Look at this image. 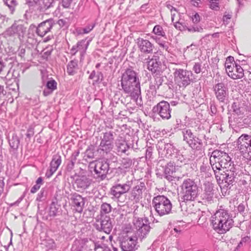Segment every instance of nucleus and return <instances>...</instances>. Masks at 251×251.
Returning <instances> with one entry per match:
<instances>
[{
  "mask_svg": "<svg viewBox=\"0 0 251 251\" xmlns=\"http://www.w3.org/2000/svg\"><path fill=\"white\" fill-rule=\"evenodd\" d=\"M234 221L227 210L219 209L212 217L213 229L219 234H225L233 226Z\"/></svg>",
  "mask_w": 251,
  "mask_h": 251,
  "instance_id": "nucleus-1",
  "label": "nucleus"
},
{
  "mask_svg": "<svg viewBox=\"0 0 251 251\" xmlns=\"http://www.w3.org/2000/svg\"><path fill=\"white\" fill-rule=\"evenodd\" d=\"M122 87L124 91L132 95L140 89V84L137 81L136 73L132 70L127 69L123 75Z\"/></svg>",
  "mask_w": 251,
  "mask_h": 251,
  "instance_id": "nucleus-2",
  "label": "nucleus"
},
{
  "mask_svg": "<svg viewBox=\"0 0 251 251\" xmlns=\"http://www.w3.org/2000/svg\"><path fill=\"white\" fill-rule=\"evenodd\" d=\"M180 187L181 199L183 201H193L198 197V186L193 180L190 178L184 180Z\"/></svg>",
  "mask_w": 251,
  "mask_h": 251,
  "instance_id": "nucleus-3",
  "label": "nucleus"
},
{
  "mask_svg": "<svg viewBox=\"0 0 251 251\" xmlns=\"http://www.w3.org/2000/svg\"><path fill=\"white\" fill-rule=\"evenodd\" d=\"M192 73L183 69H176L174 73L175 81L179 87L185 88L188 85L192 79Z\"/></svg>",
  "mask_w": 251,
  "mask_h": 251,
  "instance_id": "nucleus-4",
  "label": "nucleus"
},
{
  "mask_svg": "<svg viewBox=\"0 0 251 251\" xmlns=\"http://www.w3.org/2000/svg\"><path fill=\"white\" fill-rule=\"evenodd\" d=\"M251 136L246 134L241 135L235 142L236 147L243 154L247 153L251 158Z\"/></svg>",
  "mask_w": 251,
  "mask_h": 251,
  "instance_id": "nucleus-5",
  "label": "nucleus"
},
{
  "mask_svg": "<svg viewBox=\"0 0 251 251\" xmlns=\"http://www.w3.org/2000/svg\"><path fill=\"white\" fill-rule=\"evenodd\" d=\"M172 209V204L164 196L158 195V214L162 216L169 214Z\"/></svg>",
  "mask_w": 251,
  "mask_h": 251,
  "instance_id": "nucleus-6",
  "label": "nucleus"
},
{
  "mask_svg": "<svg viewBox=\"0 0 251 251\" xmlns=\"http://www.w3.org/2000/svg\"><path fill=\"white\" fill-rule=\"evenodd\" d=\"M214 91L217 100L222 102H224L228 97V90L227 88L223 83H218L214 87Z\"/></svg>",
  "mask_w": 251,
  "mask_h": 251,
  "instance_id": "nucleus-7",
  "label": "nucleus"
},
{
  "mask_svg": "<svg viewBox=\"0 0 251 251\" xmlns=\"http://www.w3.org/2000/svg\"><path fill=\"white\" fill-rule=\"evenodd\" d=\"M136 244V239L135 238L126 236L121 242V249L123 251H133L134 250Z\"/></svg>",
  "mask_w": 251,
  "mask_h": 251,
  "instance_id": "nucleus-8",
  "label": "nucleus"
},
{
  "mask_svg": "<svg viewBox=\"0 0 251 251\" xmlns=\"http://www.w3.org/2000/svg\"><path fill=\"white\" fill-rule=\"evenodd\" d=\"M53 21L52 20H46L39 25L37 28V33L38 35L41 37L45 36L47 33L50 31L53 26Z\"/></svg>",
  "mask_w": 251,
  "mask_h": 251,
  "instance_id": "nucleus-9",
  "label": "nucleus"
},
{
  "mask_svg": "<svg viewBox=\"0 0 251 251\" xmlns=\"http://www.w3.org/2000/svg\"><path fill=\"white\" fill-rule=\"evenodd\" d=\"M223 156L219 162L217 163L216 165L213 166V170L214 172L215 170H220L222 168L228 169L230 167L232 162L231 158L228 154L226 152Z\"/></svg>",
  "mask_w": 251,
  "mask_h": 251,
  "instance_id": "nucleus-10",
  "label": "nucleus"
},
{
  "mask_svg": "<svg viewBox=\"0 0 251 251\" xmlns=\"http://www.w3.org/2000/svg\"><path fill=\"white\" fill-rule=\"evenodd\" d=\"M159 109V114L162 119H169L171 117L170 104L165 101H162L158 103V109Z\"/></svg>",
  "mask_w": 251,
  "mask_h": 251,
  "instance_id": "nucleus-11",
  "label": "nucleus"
},
{
  "mask_svg": "<svg viewBox=\"0 0 251 251\" xmlns=\"http://www.w3.org/2000/svg\"><path fill=\"white\" fill-rule=\"evenodd\" d=\"M129 190V187L128 185L120 184L113 186L111 188V194L116 198H119L121 196L126 193Z\"/></svg>",
  "mask_w": 251,
  "mask_h": 251,
  "instance_id": "nucleus-12",
  "label": "nucleus"
},
{
  "mask_svg": "<svg viewBox=\"0 0 251 251\" xmlns=\"http://www.w3.org/2000/svg\"><path fill=\"white\" fill-rule=\"evenodd\" d=\"M73 206L76 212L81 213L83 211L84 205L83 198L79 195H74L73 197Z\"/></svg>",
  "mask_w": 251,
  "mask_h": 251,
  "instance_id": "nucleus-13",
  "label": "nucleus"
},
{
  "mask_svg": "<svg viewBox=\"0 0 251 251\" xmlns=\"http://www.w3.org/2000/svg\"><path fill=\"white\" fill-rule=\"evenodd\" d=\"M168 8L171 11V20L172 22L174 23L175 26L176 28H178L179 30H181V25H182V24L179 22L178 19L179 14L176 9L170 5H168Z\"/></svg>",
  "mask_w": 251,
  "mask_h": 251,
  "instance_id": "nucleus-14",
  "label": "nucleus"
},
{
  "mask_svg": "<svg viewBox=\"0 0 251 251\" xmlns=\"http://www.w3.org/2000/svg\"><path fill=\"white\" fill-rule=\"evenodd\" d=\"M101 228L104 232L108 234L112 228L110 218L109 216L105 215L101 217Z\"/></svg>",
  "mask_w": 251,
  "mask_h": 251,
  "instance_id": "nucleus-15",
  "label": "nucleus"
},
{
  "mask_svg": "<svg viewBox=\"0 0 251 251\" xmlns=\"http://www.w3.org/2000/svg\"><path fill=\"white\" fill-rule=\"evenodd\" d=\"M225 153L219 150H215L212 152L210 157V162L212 168L213 166L216 165L217 163L219 162Z\"/></svg>",
  "mask_w": 251,
  "mask_h": 251,
  "instance_id": "nucleus-16",
  "label": "nucleus"
},
{
  "mask_svg": "<svg viewBox=\"0 0 251 251\" xmlns=\"http://www.w3.org/2000/svg\"><path fill=\"white\" fill-rule=\"evenodd\" d=\"M108 165L102 161H97L96 163L94 171L99 176L104 175L107 170Z\"/></svg>",
  "mask_w": 251,
  "mask_h": 251,
  "instance_id": "nucleus-17",
  "label": "nucleus"
},
{
  "mask_svg": "<svg viewBox=\"0 0 251 251\" xmlns=\"http://www.w3.org/2000/svg\"><path fill=\"white\" fill-rule=\"evenodd\" d=\"M175 166L172 163H169L165 167L164 170V176L169 181H172L175 176L173 175L175 173Z\"/></svg>",
  "mask_w": 251,
  "mask_h": 251,
  "instance_id": "nucleus-18",
  "label": "nucleus"
},
{
  "mask_svg": "<svg viewBox=\"0 0 251 251\" xmlns=\"http://www.w3.org/2000/svg\"><path fill=\"white\" fill-rule=\"evenodd\" d=\"M138 43L140 50L142 51L149 52L152 50V45L148 40L143 39H138Z\"/></svg>",
  "mask_w": 251,
  "mask_h": 251,
  "instance_id": "nucleus-19",
  "label": "nucleus"
},
{
  "mask_svg": "<svg viewBox=\"0 0 251 251\" xmlns=\"http://www.w3.org/2000/svg\"><path fill=\"white\" fill-rule=\"evenodd\" d=\"M235 175L231 170H226L225 174L222 175V181L228 185L231 184L234 181Z\"/></svg>",
  "mask_w": 251,
  "mask_h": 251,
  "instance_id": "nucleus-20",
  "label": "nucleus"
},
{
  "mask_svg": "<svg viewBox=\"0 0 251 251\" xmlns=\"http://www.w3.org/2000/svg\"><path fill=\"white\" fill-rule=\"evenodd\" d=\"M244 75V70L240 66L235 64V72L233 71L232 73L229 74V77L233 79H237L242 78Z\"/></svg>",
  "mask_w": 251,
  "mask_h": 251,
  "instance_id": "nucleus-21",
  "label": "nucleus"
},
{
  "mask_svg": "<svg viewBox=\"0 0 251 251\" xmlns=\"http://www.w3.org/2000/svg\"><path fill=\"white\" fill-rule=\"evenodd\" d=\"M158 36H160L163 38V40L160 42H158V44H159V46L162 48L163 49L167 50L168 47L166 45V40L167 38L166 37L165 32L164 31L163 28L159 25H158Z\"/></svg>",
  "mask_w": 251,
  "mask_h": 251,
  "instance_id": "nucleus-22",
  "label": "nucleus"
},
{
  "mask_svg": "<svg viewBox=\"0 0 251 251\" xmlns=\"http://www.w3.org/2000/svg\"><path fill=\"white\" fill-rule=\"evenodd\" d=\"M57 83L54 79H50L49 80L46 84L47 88L50 91V92H47L46 91H43V95L44 96H48L50 93H52L53 91L57 89Z\"/></svg>",
  "mask_w": 251,
  "mask_h": 251,
  "instance_id": "nucleus-23",
  "label": "nucleus"
},
{
  "mask_svg": "<svg viewBox=\"0 0 251 251\" xmlns=\"http://www.w3.org/2000/svg\"><path fill=\"white\" fill-rule=\"evenodd\" d=\"M190 142L189 146L193 149L199 150L202 146L201 140L196 136H195Z\"/></svg>",
  "mask_w": 251,
  "mask_h": 251,
  "instance_id": "nucleus-24",
  "label": "nucleus"
},
{
  "mask_svg": "<svg viewBox=\"0 0 251 251\" xmlns=\"http://www.w3.org/2000/svg\"><path fill=\"white\" fill-rule=\"evenodd\" d=\"M182 133L183 136V140L186 141L189 145L190 142L195 137L191 130L189 129L184 128L182 130Z\"/></svg>",
  "mask_w": 251,
  "mask_h": 251,
  "instance_id": "nucleus-25",
  "label": "nucleus"
},
{
  "mask_svg": "<svg viewBox=\"0 0 251 251\" xmlns=\"http://www.w3.org/2000/svg\"><path fill=\"white\" fill-rule=\"evenodd\" d=\"M61 163V160L60 158L56 159H53L50 164V172L51 175H52L57 170L58 167Z\"/></svg>",
  "mask_w": 251,
  "mask_h": 251,
  "instance_id": "nucleus-26",
  "label": "nucleus"
},
{
  "mask_svg": "<svg viewBox=\"0 0 251 251\" xmlns=\"http://www.w3.org/2000/svg\"><path fill=\"white\" fill-rule=\"evenodd\" d=\"M184 29L187 30L190 33L200 32L201 33L203 31V29L201 25L194 24L192 26L184 27Z\"/></svg>",
  "mask_w": 251,
  "mask_h": 251,
  "instance_id": "nucleus-27",
  "label": "nucleus"
},
{
  "mask_svg": "<svg viewBox=\"0 0 251 251\" xmlns=\"http://www.w3.org/2000/svg\"><path fill=\"white\" fill-rule=\"evenodd\" d=\"M77 64L76 61H70L67 66V72L69 75H73L76 72Z\"/></svg>",
  "mask_w": 251,
  "mask_h": 251,
  "instance_id": "nucleus-28",
  "label": "nucleus"
},
{
  "mask_svg": "<svg viewBox=\"0 0 251 251\" xmlns=\"http://www.w3.org/2000/svg\"><path fill=\"white\" fill-rule=\"evenodd\" d=\"M54 0H42V3H40V10L45 11L52 6Z\"/></svg>",
  "mask_w": 251,
  "mask_h": 251,
  "instance_id": "nucleus-29",
  "label": "nucleus"
},
{
  "mask_svg": "<svg viewBox=\"0 0 251 251\" xmlns=\"http://www.w3.org/2000/svg\"><path fill=\"white\" fill-rule=\"evenodd\" d=\"M148 69L153 73H156L157 71V60L156 59H152L149 61Z\"/></svg>",
  "mask_w": 251,
  "mask_h": 251,
  "instance_id": "nucleus-30",
  "label": "nucleus"
},
{
  "mask_svg": "<svg viewBox=\"0 0 251 251\" xmlns=\"http://www.w3.org/2000/svg\"><path fill=\"white\" fill-rule=\"evenodd\" d=\"M4 3L9 7L13 14L15 11V7L17 5L16 0H3Z\"/></svg>",
  "mask_w": 251,
  "mask_h": 251,
  "instance_id": "nucleus-31",
  "label": "nucleus"
},
{
  "mask_svg": "<svg viewBox=\"0 0 251 251\" xmlns=\"http://www.w3.org/2000/svg\"><path fill=\"white\" fill-rule=\"evenodd\" d=\"M9 18L0 14V29L7 26L9 24Z\"/></svg>",
  "mask_w": 251,
  "mask_h": 251,
  "instance_id": "nucleus-32",
  "label": "nucleus"
},
{
  "mask_svg": "<svg viewBox=\"0 0 251 251\" xmlns=\"http://www.w3.org/2000/svg\"><path fill=\"white\" fill-rule=\"evenodd\" d=\"M137 230L140 233L141 235L144 237L149 232L150 230V226L148 225H142V226L138 228Z\"/></svg>",
  "mask_w": 251,
  "mask_h": 251,
  "instance_id": "nucleus-33",
  "label": "nucleus"
},
{
  "mask_svg": "<svg viewBox=\"0 0 251 251\" xmlns=\"http://www.w3.org/2000/svg\"><path fill=\"white\" fill-rule=\"evenodd\" d=\"M84 42L83 41H80L78 42L77 44V45L76 46H74L72 49V50H75V53L77 51H85L86 50V48L84 47Z\"/></svg>",
  "mask_w": 251,
  "mask_h": 251,
  "instance_id": "nucleus-34",
  "label": "nucleus"
},
{
  "mask_svg": "<svg viewBox=\"0 0 251 251\" xmlns=\"http://www.w3.org/2000/svg\"><path fill=\"white\" fill-rule=\"evenodd\" d=\"M111 211V206L110 204L104 203L101 205V212L102 213L107 214L110 212Z\"/></svg>",
  "mask_w": 251,
  "mask_h": 251,
  "instance_id": "nucleus-35",
  "label": "nucleus"
},
{
  "mask_svg": "<svg viewBox=\"0 0 251 251\" xmlns=\"http://www.w3.org/2000/svg\"><path fill=\"white\" fill-rule=\"evenodd\" d=\"M219 0H210V7L211 9L214 10H218L219 9Z\"/></svg>",
  "mask_w": 251,
  "mask_h": 251,
  "instance_id": "nucleus-36",
  "label": "nucleus"
},
{
  "mask_svg": "<svg viewBox=\"0 0 251 251\" xmlns=\"http://www.w3.org/2000/svg\"><path fill=\"white\" fill-rule=\"evenodd\" d=\"M213 193L204 192L203 194V200H205L208 202H211L213 198Z\"/></svg>",
  "mask_w": 251,
  "mask_h": 251,
  "instance_id": "nucleus-37",
  "label": "nucleus"
},
{
  "mask_svg": "<svg viewBox=\"0 0 251 251\" xmlns=\"http://www.w3.org/2000/svg\"><path fill=\"white\" fill-rule=\"evenodd\" d=\"M225 67L226 73L229 76V74L230 73H232L233 70L234 69V64H228V62H226L225 63Z\"/></svg>",
  "mask_w": 251,
  "mask_h": 251,
  "instance_id": "nucleus-38",
  "label": "nucleus"
},
{
  "mask_svg": "<svg viewBox=\"0 0 251 251\" xmlns=\"http://www.w3.org/2000/svg\"><path fill=\"white\" fill-rule=\"evenodd\" d=\"M193 70L196 74H199L201 71V64L200 63H195L193 66Z\"/></svg>",
  "mask_w": 251,
  "mask_h": 251,
  "instance_id": "nucleus-39",
  "label": "nucleus"
},
{
  "mask_svg": "<svg viewBox=\"0 0 251 251\" xmlns=\"http://www.w3.org/2000/svg\"><path fill=\"white\" fill-rule=\"evenodd\" d=\"M200 16L198 13H195L192 17V21L194 24H197L200 21Z\"/></svg>",
  "mask_w": 251,
  "mask_h": 251,
  "instance_id": "nucleus-40",
  "label": "nucleus"
},
{
  "mask_svg": "<svg viewBox=\"0 0 251 251\" xmlns=\"http://www.w3.org/2000/svg\"><path fill=\"white\" fill-rule=\"evenodd\" d=\"M72 0H62V6L65 8H69L71 6Z\"/></svg>",
  "mask_w": 251,
  "mask_h": 251,
  "instance_id": "nucleus-41",
  "label": "nucleus"
},
{
  "mask_svg": "<svg viewBox=\"0 0 251 251\" xmlns=\"http://www.w3.org/2000/svg\"><path fill=\"white\" fill-rule=\"evenodd\" d=\"M212 184L208 183L205 185L204 192L213 193Z\"/></svg>",
  "mask_w": 251,
  "mask_h": 251,
  "instance_id": "nucleus-42",
  "label": "nucleus"
},
{
  "mask_svg": "<svg viewBox=\"0 0 251 251\" xmlns=\"http://www.w3.org/2000/svg\"><path fill=\"white\" fill-rule=\"evenodd\" d=\"M142 225H145L143 223L142 220L138 219L136 221V222L134 223V225L136 228V229H138V228H140L142 226Z\"/></svg>",
  "mask_w": 251,
  "mask_h": 251,
  "instance_id": "nucleus-43",
  "label": "nucleus"
},
{
  "mask_svg": "<svg viewBox=\"0 0 251 251\" xmlns=\"http://www.w3.org/2000/svg\"><path fill=\"white\" fill-rule=\"evenodd\" d=\"M231 18V15L227 14L224 16L223 20V22L225 24H227L229 23V20Z\"/></svg>",
  "mask_w": 251,
  "mask_h": 251,
  "instance_id": "nucleus-44",
  "label": "nucleus"
},
{
  "mask_svg": "<svg viewBox=\"0 0 251 251\" xmlns=\"http://www.w3.org/2000/svg\"><path fill=\"white\" fill-rule=\"evenodd\" d=\"M94 25H93L91 26H89L87 27L84 28L83 29V33H85V34L88 33L94 28Z\"/></svg>",
  "mask_w": 251,
  "mask_h": 251,
  "instance_id": "nucleus-45",
  "label": "nucleus"
},
{
  "mask_svg": "<svg viewBox=\"0 0 251 251\" xmlns=\"http://www.w3.org/2000/svg\"><path fill=\"white\" fill-rule=\"evenodd\" d=\"M95 251H111L110 249L107 247H98L95 248Z\"/></svg>",
  "mask_w": 251,
  "mask_h": 251,
  "instance_id": "nucleus-46",
  "label": "nucleus"
},
{
  "mask_svg": "<svg viewBox=\"0 0 251 251\" xmlns=\"http://www.w3.org/2000/svg\"><path fill=\"white\" fill-rule=\"evenodd\" d=\"M40 187L39 185L35 184L34 185L31 189L30 192L32 193H36L40 188Z\"/></svg>",
  "mask_w": 251,
  "mask_h": 251,
  "instance_id": "nucleus-47",
  "label": "nucleus"
},
{
  "mask_svg": "<svg viewBox=\"0 0 251 251\" xmlns=\"http://www.w3.org/2000/svg\"><path fill=\"white\" fill-rule=\"evenodd\" d=\"M242 114H243V113L242 112V111L240 108L234 109L233 113V115H236L238 116H240V115H242Z\"/></svg>",
  "mask_w": 251,
  "mask_h": 251,
  "instance_id": "nucleus-48",
  "label": "nucleus"
},
{
  "mask_svg": "<svg viewBox=\"0 0 251 251\" xmlns=\"http://www.w3.org/2000/svg\"><path fill=\"white\" fill-rule=\"evenodd\" d=\"M250 238L248 236H246L242 238L240 244H244L246 243L247 242H250Z\"/></svg>",
  "mask_w": 251,
  "mask_h": 251,
  "instance_id": "nucleus-49",
  "label": "nucleus"
},
{
  "mask_svg": "<svg viewBox=\"0 0 251 251\" xmlns=\"http://www.w3.org/2000/svg\"><path fill=\"white\" fill-rule=\"evenodd\" d=\"M192 3L195 6L199 7L200 4H201V0H192Z\"/></svg>",
  "mask_w": 251,
  "mask_h": 251,
  "instance_id": "nucleus-50",
  "label": "nucleus"
},
{
  "mask_svg": "<svg viewBox=\"0 0 251 251\" xmlns=\"http://www.w3.org/2000/svg\"><path fill=\"white\" fill-rule=\"evenodd\" d=\"M238 211L240 212H243L244 211L245 207L243 204H240L237 207Z\"/></svg>",
  "mask_w": 251,
  "mask_h": 251,
  "instance_id": "nucleus-51",
  "label": "nucleus"
},
{
  "mask_svg": "<svg viewBox=\"0 0 251 251\" xmlns=\"http://www.w3.org/2000/svg\"><path fill=\"white\" fill-rule=\"evenodd\" d=\"M234 61V58L232 56H229L227 58L226 61L228 63V64H233L232 62Z\"/></svg>",
  "mask_w": 251,
  "mask_h": 251,
  "instance_id": "nucleus-52",
  "label": "nucleus"
},
{
  "mask_svg": "<svg viewBox=\"0 0 251 251\" xmlns=\"http://www.w3.org/2000/svg\"><path fill=\"white\" fill-rule=\"evenodd\" d=\"M43 179L41 177H39L36 180V184L39 185L41 186V185L42 184Z\"/></svg>",
  "mask_w": 251,
  "mask_h": 251,
  "instance_id": "nucleus-53",
  "label": "nucleus"
},
{
  "mask_svg": "<svg viewBox=\"0 0 251 251\" xmlns=\"http://www.w3.org/2000/svg\"><path fill=\"white\" fill-rule=\"evenodd\" d=\"M211 112L212 114H215L216 113V108L215 105H211Z\"/></svg>",
  "mask_w": 251,
  "mask_h": 251,
  "instance_id": "nucleus-54",
  "label": "nucleus"
},
{
  "mask_svg": "<svg viewBox=\"0 0 251 251\" xmlns=\"http://www.w3.org/2000/svg\"><path fill=\"white\" fill-rule=\"evenodd\" d=\"M58 24L60 26H63L65 25V21L63 19H60L58 21Z\"/></svg>",
  "mask_w": 251,
  "mask_h": 251,
  "instance_id": "nucleus-55",
  "label": "nucleus"
},
{
  "mask_svg": "<svg viewBox=\"0 0 251 251\" xmlns=\"http://www.w3.org/2000/svg\"><path fill=\"white\" fill-rule=\"evenodd\" d=\"M39 0H27L30 3H36Z\"/></svg>",
  "mask_w": 251,
  "mask_h": 251,
  "instance_id": "nucleus-56",
  "label": "nucleus"
},
{
  "mask_svg": "<svg viewBox=\"0 0 251 251\" xmlns=\"http://www.w3.org/2000/svg\"><path fill=\"white\" fill-rule=\"evenodd\" d=\"M3 67V64L1 59L0 58V72H1Z\"/></svg>",
  "mask_w": 251,
  "mask_h": 251,
  "instance_id": "nucleus-57",
  "label": "nucleus"
},
{
  "mask_svg": "<svg viewBox=\"0 0 251 251\" xmlns=\"http://www.w3.org/2000/svg\"><path fill=\"white\" fill-rule=\"evenodd\" d=\"M171 147V145H168V144H167V145H165V147H164V149H167V151L169 150V148Z\"/></svg>",
  "mask_w": 251,
  "mask_h": 251,
  "instance_id": "nucleus-58",
  "label": "nucleus"
},
{
  "mask_svg": "<svg viewBox=\"0 0 251 251\" xmlns=\"http://www.w3.org/2000/svg\"><path fill=\"white\" fill-rule=\"evenodd\" d=\"M3 88L2 86H1L0 85V95L3 92Z\"/></svg>",
  "mask_w": 251,
  "mask_h": 251,
  "instance_id": "nucleus-59",
  "label": "nucleus"
},
{
  "mask_svg": "<svg viewBox=\"0 0 251 251\" xmlns=\"http://www.w3.org/2000/svg\"><path fill=\"white\" fill-rule=\"evenodd\" d=\"M229 122L231 123L232 122V120L231 117L229 118Z\"/></svg>",
  "mask_w": 251,
  "mask_h": 251,
  "instance_id": "nucleus-60",
  "label": "nucleus"
},
{
  "mask_svg": "<svg viewBox=\"0 0 251 251\" xmlns=\"http://www.w3.org/2000/svg\"><path fill=\"white\" fill-rule=\"evenodd\" d=\"M104 141H102L101 142V146H104L105 145V144H104Z\"/></svg>",
  "mask_w": 251,
  "mask_h": 251,
  "instance_id": "nucleus-61",
  "label": "nucleus"
},
{
  "mask_svg": "<svg viewBox=\"0 0 251 251\" xmlns=\"http://www.w3.org/2000/svg\"><path fill=\"white\" fill-rule=\"evenodd\" d=\"M154 208L155 210L156 211H157V204H155L154 205Z\"/></svg>",
  "mask_w": 251,
  "mask_h": 251,
  "instance_id": "nucleus-62",
  "label": "nucleus"
},
{
  "mask_svg": "<svg viewBox=\"0 0 251 251\" xmlns=\"http://www.w3.org/2000/svg\"><path fill=\"white\" fill-rule=\"evenodd\" d=\"M243 244H240V242L239 243L238 246L240 247L241 246H242Z\"/></svg>",
  "mask_w": 251,
  "mask_h": 251,
  "instance_id": "nucleus-63",
  "label": "nucleus"
},
{
  "mask_svg": "<svg viewBox=\"0 0 251 251\" xmlns=\"http://www.w3.org/2000/svg\"><path fill=\"white\" fill-rule=\"evenodd\" d=\"M193 46H194V45H193V44H191L190 46H188V47H187V48L188 49V48H189L190 47H192Z\"/></svg>",
  "mask_w": 251,
  "mask_h": 251,
  "instance_id": "nucleus-64",
  "label": "nucleus"
}]
</instances>
